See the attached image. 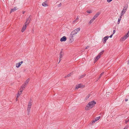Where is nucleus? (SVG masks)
<instances>
[{
  "mask_svg": "<svg viewBox=\"0 0 129 129\" xmlns=\"http://www.w3.org/2000/svg\"><path fill=\"white\" fill-rule=\"evenodd\" d=\"M113 34H112V35H111L109 37H110V38H112V36H113Z\"/></svg>",
  "mask_w": 129,
  "mask_h": 129,
  "instance_id": "2f4dec72",
  "label": "nucleus"
},
{
  "mask_svg": "<svg viewBox=\"0 0 129 129\" xmlns=\"http://www.w3.org/2000/svg\"><path fill=\"white\" fill-rule=\"evenodd\" d=\"M96 102L94 101H92L89 102L86 106L85 109L87 110L93 108L96 104Z\"/></svg>",
  "mask_w": 129,
  "mask_h": 129,
  "instance_id": "f257e3e1",
  "label": "nucleus"
},
{
  "mask_svg": "<svg viewBox=\"0 0 129 129\" xmlns=\"http://www.w3.org/2000/svg\"><path fill=\"white\" fill-rule=\"evenodd\" d=\"M29 81V79L28 78L26 80V81L24 82V84L21 86L23 87V89L25 88V86L27 85Z\"/></svg>",
  "mask_w": 129,
  "mask_h": 129,
  "instance_id": "6e6552de",
  "label": "nucleus"
},
{
  "mask_svg": "<svg viewBox=\"0 0 129 129\" xmlns=\"http://www.w3.org/2000/svg\"><path fill=\"white\" fill-rule=\"evenodd\" d=\"M128 64H129V60H128Z\"/></svg>",
  "mask_w": 129,
  "mask_h": 129,
  "instance_id": "4c0bfd02",
  "label": "nucleus"
},
{
  "mask_svg": "<svg viewBox=\"0 0 129 129\" xmlns=\"http://www.w3.org/2000/svg\"><path fill=\"white\" fill-rule=\"evenodd\" d=\"M104 51H103L102 52H100L98 54V55L100 56L101 57V55H102L103 53V52Z\"/></svg>",
  "mask_w": 129,
  "mask_h": 129,
  "instance_id": "393cba45",
  "label": "nucleus"
},
{
  "mask_svg": "<svg viewBox=\"0 0 129 129\" xmlns=\"http://www.w3.org/2000/svg\"><path fill=\"white\" fill-rule=\"evenodd\" d=\"M71 76V74H69L68 75H67V76L66 77H69Z\"/></svg>",
  "mask_w": 129,
  "mask_h": 129,
  "instance_id": "cd10ccee",
  "label": "nucleus"
},
{
  "mask_svg": "<svg viewBox=\"0 0 129 129\" xmlns=\"http://www.w3.org/2000/svg\"><path fill=\"white\" fill-rule=\"evenodd\" d=\"M30 108H27V111L28 115H29V112H30Z\"/></svg>",
  "mask_w": 129,
  "mask_h": 129,
  "instance_id": "5701e85b",
  "label": "nucleus"
},
{
  "mask_svg": "<svg viewBox=\"0 0 129 129\" xmlns=\"http://www.w3.org/2000/svg\"><path fill=\"white\" fill-rule=\"evenodd\" d=\"M100 116H99V117H97L93 121H92V122H91V123L92 124V125L94 123L97 121H98L100 118Z\"/></svg>",
  "mask_w": 129,
  "mask_h": 129,
  "instance_id": "9b49d317",
  "label": "nucleus"
},
{
  "mask_svg": "<svg viewBox=\"0 0 129 129\" xmlns=\"http://www.w3.org/2000/svg\"><path fill=\"white\" fill-rule=\"evenodd\" d=\"M122 18L121 16H120L119 18L118 19V24H119L120 23V21L121 19Z\"/></svg>",
  "mask_w": 129,
  "mask_h": 129,
  "instance_id": "412c9836",
  "label": "nucleus"
},
{
  "mask_svg": "<svg viewBox=\"0 0 129 129\" xmlns=\"http://www.w3.org/2000/svg\"><path fill=\"white\" fill-rule=\"evenodd\" d=\"M113 0H107V2L108 3H110L111 2V1H112Z\"/></svg>",
  "mask_w": 129,
  "mask_h": 129,
  "instance_id": "bb28decb",
  "label": "nucleus"
},
{
  "mask_svg": "<svg viewBox=\"0 0 129 129\" xmlns=\"http://www.w3.org/2000/svg\"><path fill=\"white\" fill-rule=\"evenodd\" d=\"M23 87L21 86L18 90L17 93V98H18L21 94L22 91L23 90Z\"/></svg>",
  "mask_w": 129,
  "mask_h": 129,
  "instance_id": "20e7f679",
  "label": "nucleus"
},
{
  "mask_svg": "<svg viewBox=\"0 0 129 129\" xmlns=\"http://www.w3.org/2000/svg\"><path fill=\"white\" fill-rule=\"evenodd\" d=\"M129 36V31L123 37H122L120 39V41H124Z\"/></svg>",
  "mask_w": 129,
  "mask_h": 129,
  "instance_id": "39448f33",
  "label": "nucleus"
},
{
  "mask_svg": "<svg viewBox=\"0 0 129 129\" xmlns=\"http://www.w3.org/2000/svg\"><path fill=\"white\" fill-rule=\"evenodd\" d=\"M87 12L89 13H92V11H87Z\"/></svg>",
  "mask_w": 129,
  "mask_h": 129,
  "instance_id": "a878e982",
  "label": "nucleus"
},
{
  "mask_svg": "<svg viewBox=\"0 0 129 129\" xmlns=\"http://www.w3.org/2000/svg\"><path fill=\"white\" fill-rule=\"evenodd\" d=\"M30 16H29L28 18L26 19V21L22 28L21 30L22 32H24L25 30L26 27V25H27L30 23Z\"/></svg>",
  "mask_w": 129,
  "mask_h": 129,
  "instance_id": "7ed1b4c3",
  "label": "nucleus"
},
{
  "mask_svg": "<svg viewBox=\"0 0 129 129\" xmlns=\"http://www.w3.org/2000/svg\"><path fill=\"white\" fill-rule=\"evenodd\" d=\"M29 81V79L28 78L26 80V81L24 82V84L21 86L23 87V89L25 88V86L27 85Z\"/></svg>",
  "mask_w": 129,
  "mask_h": 129,
  "instance_id": "0eeeda50",
  "label": "nucleus"
},
{
  "mask_svg": "<svg viewBox=\"0 0 129 129\" xmlns=\"http://www.w3.org/2000/svg\"><path fill=\"white\" fill-rule=\"evenodd\" d=\"M102 76H101V75H100V76L99 77V79Z\"/></svg>",
  "mask_w": 129,
  "mask_h": 129,
  "instance_id": "72a5a7b5",
  "label": "nucleus"
},
{
  "mask_svg": "<svg viewBox=\"0 0 129 129\" xmlns=\"http://www.w3.org/2000/svg\"><path fill=\"white\" fill-rule=\"evenodd\" d=\"M126 9H125L124 8L122 10V11L121 13V16H122V15H123L125 13V12L126 11Z\"/></svg>",
  "mask_w": 129,
  "mask_h": 129,
  "instance_id": "ddd939ff",
  "label": "nucleus"
},
{
  "mask_svg": "<svg viewBox=\"0 0 129 129\" xmlns=\"http://www.w3.org/2000/svg\"><path fill=\"white\" fill-rule=\"evenodd\" d=\"M58 5V7H60V6H61V3H60Z\"/></svg>",
  "mask_w": 129,
  "mask_h": 129,
  "instance_id": "7c9ffc66",
  "label": "nucleus"
},
{
  "mask_svg": "<svg viewBox=\"0 0 129 129\" xmlns=\"http://www.w3.org/2000/svg\"><path fill=\"white\" fill-rule=\"evenodd\" d=\"M62 56H63V55H62L61 54V53L60 54V56H59V60H59V63L60 62V60L62 59Z\"/></svg>",
  "mask_w": 129,
  "mask_h": 129,
  "instance_id": "4be33fe9",
  "label": "nucleus"
},
{
  "mask_svg": "<svg viewBox=\"0 0 129 129\" xmlns=\"http://www.w3.org/2000/svg\"><path fill=\"white\" fill-rule=\"evenodd\" d=\"M78 19H79L78 18V17H77V18H76V20H78Z\"/></svg>",
  "mask_w": 129,
  "mask_h": 129,
  "instance_id": "f704fd0d",
  "label": "nucleus"
},
{
  "mask_svg": "<svg viewBox=\"0 0 129 129\" xmlns=\"http://www.w3.org/2000/svg\"><path fill=\"white\" fill-rule=\"evenodd\" d=\"M90 94H88L86 96V97L84 99V100H87L89 98V97L90 96Z\"/></svg>",
  "mask_w": 129,
  "mask_h": 129,
  "instance_id": "aec40b11",
  "label": "nucleus"
},
{
  "mask_svg": "<svg viewBox=\"0 0 129 129\" xmlns=\"http://www.w3.org/2000/svg\"><path fill=\"white\" fill-rule=\"evenodd\" d=\"M104 74V72H103L102 73L100 74L101 75V76H102Z\"/></svg>",
  "mask_w": 129,
  "mask_h": 129,
  "instance_id": "c756f323",
  "label": "nucleus"
},
{
  "mask_svg": "<svg viewBox=\"0 0 129 129\" xmlns=\"http://www.w3.org/2000/svg\"><path fill=\"white\" fill-rule=\"evenodd\" d=\"M29 81V79L28 78L26 80V81L24 82V84L21 86L23 87V89L25 88V86L27 85Z\"/></svg>",
  "mask_w": 129,
  "mask_h": 129,
  "instance_id": "423d86ee",
  "label": "nucleus"
},
{
  "mask_svg": "<svg viewBox=\"0 0 129 129\" xmlns=\"http://www.w3.org/2000/svg\"><path fill=\"white\" fill-rule=\"evenodd\" d=\"M128 121H129V119L128 120H127V121H126V122H127Z\"/></svg>",
  "mask_w": 129,
  "mask_h": 129,
  "instance_id": "58836bf2",
  "label": "nucleus"
},
{
  "mask_svg": "<svg viewBox=\"0 0 129 129\" xmlns=\"http://www.w3.org/2000/svg\"><path fill=\"white\" fill-rule=\"evenodd\" d=\"M67 40L66 37L65 36H63L60 39V41L61 42L65 41Z\"/></svg>",
  "mask_w": 129,
  "mask_h": 129,
  "instance_id": "f8f14e48",
  "label": "nucleus"
},
{
  "mask_svg": "<svg viewBox=\"0 0 129 129\" xmlns=\"http://www.w3.org/2000/svg\"><path fill=\"white\" fill-rule=\"evenodd\" d=\"M16 8L15 7L13 8L12 9H11V12H13L15 11L16 10Z\"/></svg>",
  "mask_w": 129,
  "mask_h": 129,
  "instance_id": "b1692460",
  "label": "nucleus"
},
{
  "mask_svg": "<svg viewBox=\"0 0 129 129\" xmlns=\"http://www.w3.org/2000/svg\"><path fill=\"white\" fill-rule=\"evenodd\" d=\"M31 103L30 102H29L28 103L27 108H31Z\"/></svg>",
  "mask_w": 129,
  "mask_h": 129,
  "instance_id": "6ab92c4d",
  "label": "nucleus"
},
{
  "mask_svg": "<svg viewBox=\"0 0 129 129\" xmlns=\"http://www.w3.org/2000/svg\"><path fill=\"white\" fill-rule=\"evenodd\" d=\"M125 100L126 101H128V100L127 99H125Z\"/></svg>",
  "mask_w": 129,
  "mask_h": 129,
  "instance_id": "c9c22d12",
  "label": "nucleus"
},
{
  "mask_svg": "<svg viewBox=\"0 0 129 129\" xmlns=\"http://www.w3.org/2000/svg\"><path fill=\"white\" fill-rule=\"evenodd\" d=\"M23 61H21L17 63V68L19 67L23 63Z\"/></svg>",
  "mask_w": 129,
  "mask_h": 129,
  "instance_id": "4468645a",
  "label": "nucleus"
},
{
  "mask_svg": "<svg viewBox=\"0 0 129 129\" xmlns=\"http://www.w3.org/2000/svg\"><path fill=\"white\" fill-rule=\"evenodd\" d=\"M100 57H101L100 56L98 55V56L96 57L95 58H94V63H95L97 60L99 59Z\"/></svg>",
  "mask_w": 129,
  "mask_h": 129,
  "instance_id": "dca6fc26",
  "label": "nucleus"
},
{
  "mask_svg": "<svg viewBox=\"0 0 129 129\" xmlns=\"http://www.w3.org/2000/svg\"><path fill=\"white\" fill-rule=\"evenodd\" d=\"M115 30H113V34H114L115 33Z\"/></svg>",
  "mask_w": 129,
  "mask_h": 129,
  "instance_id": "c85d7f7f",
  "label": "nucleus"
},
{
  "mask_svg": "<svg viewBox=\"0 0 129 129\" xmlns=\"http://www.w3.org/2000/svg\"><path fill=\"white\" fill-rule=\"evenodd\" d=\"M109 38V37L108 36H106L104 37L102 40L103 42V43H106V41Z\"/></svg>",
  "mask_w": 129,
  "mask_h": 129,
  "instance_id": "1a4fd4ad",
  "label": "nucleus"
},
{
  "mask_svg": "<svg viewBox=\"0 0 129 129\" xmlns=\"http://www.w3.org/2000/svg\"><path fill=\"white\" fill-rule=\"evenodd\" d=\"M42 5L44 7L47 6L48 5L46 2H44L42 4Z\"/></svg>",
  "mask_w": 129,
  "mask_h": 129,
  "instance_id": "a211bd4d",
  "label": "nucleus"
},
{
  "mask_svg": "<svg viewBox=\"0 0 129 129\" xmlns=\"http://www.w3.org/2000/svg\"><path fill=\"white\" fill-rule=\"evenodd\" d=\"M84 87V85H83L82 84H79L76 85L75 87V89H77L79 88Z\"/></svg>",
  "mask_w": 129,
  "mask_h": 129,
  "instance_id": "9d476101",
  "label": "nucleus"
},
{
  "mask_svg": "<svg viewBox=\"0 0 129 129\" xmlns=\"http://www.w3.org/2000/svg\"><path fill=\"white\" fill-rule=\"evenodd\" d=\"M82 76H81V77L80 78H79V79H80V78H82Z\"/></svg>",
  "mask_w": 129,
  "mask_h": 129,
  "instance_id": "e433bc0d",
  "label": "nucleus"
},
{
  "mask_svg": "<svg viewBox=\"0 0 129 129\" xmlns=\"http://www.w3.org/2000/svg\"><path fill=\"white\" fill-rule=\"evenodd\" d=\"M100 13L99 12H98L93 17V18H94V19H95L100 14Z\"/></svg>",
  "mask_w": 129,
  "mask_h": 129,
  "instance_id": "2eb2a0df",
  "label": "nucleus"
},
{
  "mask_svg": "<svg viewBox=\"0 0 129 129\" xmlns=\"http://www.w3.org/2000/svg\"><path fill=\"white\" fill-rule=\"evenodd\" d=\"M89 46H87L86 48V49H88L89 48Z\"/></svg>",
  "mask_w": 129,
  "mask_h": 129,
  "instance_id": "473e14b6",
  "label": "nucleus"
},
{
  "mask_svg": "<svg viewBox=\"0 0 129 129\" xmlns=\"http://www.w3.org/2000/svg\"><path fill=\"white\" fill-rule=\"evenodd\" d=\"M95 19L93 18L91 19L88 22V24L90 25L94 21Z\"/></svg>",
  "mask_w": 129,
  "mask_h": 129,
  "instance_id": "f3484780",
  "label": "nucleus"
},
{
  "mask_svg": "<svg viewBox=\"0 0 129 129\" xmlns=\"http://www.w3.org/2000/svg\"><path fill=\"white\" fill-rule=\"evenodd\" d=\"M80 28L79 27L75 29L71 33V38H70V40L71 41V42H73L74 41V39L73 37L74 35L78 33L80 31Z\"/></svg>",
  "mask_w": 129,
  "mask_h": 129,
  "instance_id": "f03ea898",
  "label": "nucleus"
}]
</instances>
